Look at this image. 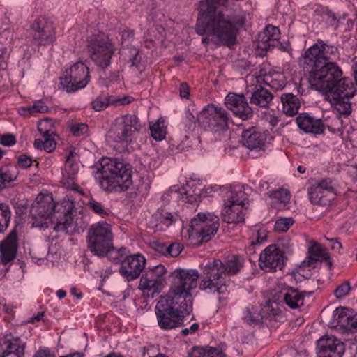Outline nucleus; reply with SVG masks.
<instances>
[{"label":"nucleus","mask_w":357,"mask_h":357,"mask_svg":"<svg viewBox=\"0 0 357 357\" xmlns=\"http://www.w3.org/2000/svg\"><path fill=\"white\" fill-rule=\"evenodd\" d=\"M338 57L336 45L318 39L305 51L300 62L309 73L312 87L328 94L333 109L347 116L351 112L350 99L354 96L356 88L350 78L343 76L341 68L334 61Z\"/></svg>","instance_id":"1"},{"label":"nucleus","mask_w":357,"mask_h":357,"mask_svg":"<svg viewBox=\"0 0 357 357\" xmlns=\"http://www.w3.org/2000/svg\"><path fill=\"white\" fill-rule=\"evenodd\" d=\"M226 1L227 0H224ZM220 0H202L195 26L199 36H210L220 45L231 47L236 44L240 32L245 29L244 14L227 15L218 10Z\"/></svg>","instance_id":"2"},{"label":"nucleus","mask_w":357,"mask_h":357,"mask_svg":"<svg viewBox=\"0 0 357 357\" xmlns=\"http://www.w3.org/2000/svg\"><path fill=\"white\" fill-rule=\"evenodd\" d=\"M58 214L57 223L54 227L56 231L79 232L86 227L82 211L75 206V202L69 198L63 199L56 206L52 195L40 193L33 202L30 214L33 219H50L53 212Z\"/></svg>","instance_id":"3"},{"label":"nucleus","mask_w":357,"mask_h":357,"mask_svg":"<svg viewBox=\"0 0 357 357\" xmlns=\"http://www.w3.org/2000/svg\"><path fill=\"white\" fill-rule=\"evenodd\" d=\"M92 169L96 183L106 193L125 192L132 185L130 165L116 158H102Z\"/></svg>","instance_id":"4"},{"label":"nucleus","mask_w":357,"mask_h":357,"mask_svg":"<svg viewBox=\"0 0 357 357\" xmlns=\"http://www.w3.org/2000/svg\"><path fill=\"white\" fill-rule=\"evenodd\" d=\"M191 310V303H180L168 294L159 299L155 307L158 326L163 330H170L182 326L184 318Z\"/></svg>","instance_id":"5"},{"label":"nucleus","mask_w":357,"mask_h":357,"mask_svg":"<svg viewBox=\"0 0 357 357\" xmlns=\"http://www.w3.org/2000/svg\"><path fill=\"white\" fill-rule=\"evenodd\" d=\"M172 285L168 294L176 298L180 303L192 304L191 291L197 287L199 278L195 269L177 268L172 273Z\"/></svg>","instance_id":"6"},{"label":"nucleus","mask_w":357,"mask_h":357,"mask_svg":"<svg viewBox=\"0 0 357 357\" xmlns=\"http://www.w3.org/2000/svg\"><path fill=\"white\" fill-rule=\"evenodd\" d=\"M229 282V280L224 277L210 260L204 267L198 287L205 294L219 295L220 301L221 296L228 293Z\"/></svg>","instance_id":"7"},{"label":"nucleus","mask_w":357,"mask_h":357,"mask_svg":"<svg viewBox=\"0 0 357 357\" xmlns=\"http://www.w3.org/2000/svg\"><path fill=\"white\" fill-rule=\"evenodd\" d=\"M112 225L105 221L92 225L88 231V248L94 255L106 256L112 247Z\"/></svg>","instance_id":"8"},{"label":"nucleus","mask_w":357,"mask_h":357,"mask_svg":"<svg viewBox=\"0 0 357 357\" xmlns=\"http://www.w3.org/2000/svg\"><path fill=\"white\" fill-rule=\"evenodd\" d=\"M86 50L91 59L99 67L107 68L110 64L114 47L109 38L102 33L87 38Z\"/></svg>","instance_id":"9"},{"label":"nucleus","mask_w":357,"mask_h":357,"mask_svg":"<svg viewBox=\"0 0 357 357\" xmlns=\"http://www.w3.org/2000/svg\"><path fill=\"white\" fill-rule=\"evenodd\" d=\"M219 228V218L213 213H199L190 222L188 229L190 240L197 238L199 242H207Z\"/></svg>","instance_id":"10"},{"label":"nucleus","mask_w":357,"mask_h":357,"mask_svg":"<svg viewBox=\"0 0 357 357\" xmlns=\"http://www.w3.org/2000/svg\"><path fill=\"white\" fill-rule=\"evenodd\" d=\"M198 124L212 132L223 130L228 127L229 114L222 107L213 104L204 107L197 116Z\"/></svg>","instance_id":"11"},{"label":"nucleus","mask_w":357,"mask_h":357,"mask_svg":"<svg viewBox=\"0 0 357 357\" xmlns=\"http://www.w3.org/2000/svg\"><path fill=\"white\" fill-rule=\"evenodd\" d=\"M248 201V197L245 189L231 190L225 200L222 211L223 221L229 224L243 221V208Z\"/></svg>","instance_id":"12"},{"label":"nucleus","mask_w":357,"mask_h":357,"mask_svg":"<svg viewBox=\"0 0 357 357\" xmlns=\"http://www.w3.org/2000/svg\"><path fill=\"white\" fill-rule=\"evenodd\" d=\"M89 68L82 61L74 63L66 70L60 79V86L66 93H74L84 89L90 82Z\"/></svg>","instance_id":"13"},{"label":"nucleus","mask_w":357,"mask_h":357,"mask_svg":"<svg viewBox=\"0 0 357 357\" xmlns=\"http://www.w3.org/2000/svg\"><path fill=\"white\" fill-rule=\"evenodd\" d=\"M31 42L37 46H48L56 40V27L50 19L45 17L36 18L28 29Z\"/></svg>","instance_id":"14"},{"label":"nucleus","mask_w":357,"mask_h":357,"mask_svg":"<svg viewBox=\"0 0 357 357\" xmlns=\"http://www.w3.org/2000/svg\"><path fill=\"white\" fill-rule=\"evenodd\" d=\"M139 129L137 118L132 115H126L116 119L107 136L115 142H128L132 141L134 135Z\"/></svg>","instance_id":"15"},{"label":"nucleus","mask_w":357,"mask_h":357,"mask_svg":"<svg viewBox=\"0 0 357 357\" xmlns=\"http://www.w3.org/2000/svg\"><path fill=\"white\" fill-rule=\"evenodd\" d=\"M307 195L310 202L314 205H330L337 196L333 179L324 178L315 181L308 187Z\"/></svg>","instance_id":"16"},{"label":"nucleus","mask_w":357,"mask_h":357,"mask_svg":"<svg viewBox=\"0 0 357 357\" xmlns=\"http://www.w3.org/2000/svg\"><path fill=\"white\" fill-rule=\"evenodd\" d=\"M183 181L185 184L179 190V194L185 202L195 204L200 201L202 197L209 196L213 190L212 187L206 188L204 190L200 188L202 181L195 174H191L188 178L185 177Z\"/></svg>","instance_id":"17"},{"label":"nucleus","mask_w":357,"mask_h":357,"mask_svg":"<svg viewBox=\"0 0 357 357\" xmlns=\"http://www.w3.org/2000/svg\"><path fill=\"white\" fill-rule=\"evenodd\" d=\"M284 252L275 245H270L260 254L259 265L266 272H274L284 266Z\"/></svg>","instance_id":"18"},{"label":"nucleus","mask_w":357,"mask_h":357,"mask_svg":"<svg viewBox=\"0 0 357 357\" xmlns=\"http://www.w3.org/2000/svg\"><path fill=\"white\" fill-rule=\"evenodd\" d=\"M146 259L142 254H133L128 255L122 262L119 268L120 275L127 282H130L138 278L145 268Z\"/></svg>","instance_id":"19"},{"label":"nucleus","mask_w":357,"mask_h":357,"mask_svg":"<svg viewBox=\"0 0 357 357\" xmlns=\"http://www.w3.org/2000/svg\"><path fill=\"white\" fill-rule=\"evenodd\" d=\"M318 357H342L344 344L333 335H324L317 340Z\"/></svg>","instance_id":"20"},{"label":"nucleus","mask_w":357,"mask_h":357,"mask_svg":"<svg viewBox=\"0 0 357 357\" xmlns=\"http://www.w3.org/2000/svg\"><path fill=\"white\" fill-rule=\"evenodd\" d=\"M225 104L235 116L243 120L250 119L253 116L252 109L243 95L229 93L225 98Z\"/></svg>","instance_id":"21"},{"label":"nucleus","mask_w":357,"mask_h":357,"mask_svg":"<svg viewBox=\"0 0 357 357\" xmlns=\"http://www.w3.org/2000/svg\"><path fill=\"white\" fill-rule=\"evenodd\" d=\"M26 342L20 337L6 335L0 341V357H25Z\"/></svg>","instance_id":"22"},{"label":"nucleus","mask_w":357,"mask_h":357,"mask_svg":"<svg viewBox=\"0 0 357 357\" xmlns=\"http://www.w3.org/2000/svg\"><path fill=\"white\" fill-rule=\"evenodd\" d=\"M75 158L76 153L73 151H70L66 156L63 178V185L66 188L83 195V190H81L75 183V175L78 172L79 169V164L76 162Z\"/></svg>","instance_id":"23"},{"label":"nucleus","mask_w":357,"mask_h":357,"mask_svg":"<svg viewBox=\"0 0 357 357\" xmlns=\"http://www.w3.org/2000/svg\"><path fill=\"white\" fill-rule=\"evenodd\" d=\"M266 139L267 134L257 130L255 128L245 130L242 132V144L250 151H264Z\"/></svg>","instance_id":"24"},{"label":"nucleus","mask_w":357,"mask_h":357,"mask_svg":"<svg viewBox=\"0 0 357 357\" xmlns=\"http://www.w3.org/2000/svg\"><path fill=\"white\" fill-rule=\"evenodd\" d=\"M17 240V233L13 230L1 243L0 259L2 264L7 265L15 258L18 247Z\"/></svg>","instance_id":"25"},{"label":"nucleus","mask_w":357,"mask_h":357,"mask_svg":"<svg viewBox=\"0 0 357 357\" xmlns=\"http://www.w3.org/2000/svg\"><path fill=\"white\" fill-rule=\"evenodd\" d=\"M296 121L298 127L306 133L319 135L324 132V125L322 121L307 113L300 114Z\"/></svg>","instance_id":"26"},{"label":"nucleus","mask_w":357,"mask_h":357,"mask_svg":"<svg viewBox=\"0 0 357 357\" xmlns=\"http://www.w3.org/2000/svg\"><path fill=\"white\" fill-rule=\"evenodd\" d=\"M213 265L219 269V272L227 278L236 274L243 265V259L238 255H233L224 261L220 259L211 260Z\"/></svg>","instance_id":"27"},{"label":"nucleus","mask_w":357,"mask_h":357,"mask_svg":"<svg viewBox=\"0 0 357 357\" xmlns=\"http://www.w3.org/2000/svg\"><path fill=\"white\" fill-rule=\"evenodd\" d=\"M333 319L337 326L346 331L357 328V314L348 308H336L333 313Z\"/></svg>","instance_id":"28"},{"label":"nucleus","mask_w":357,"mask_h":357,"mask_svg":"<svg viewBox=\"0 0 357 357\" xmlns=\"http://www.w3.org/2000/svg\"><path fill=\"white\" fill-rule=\"evenodd\" d=\"M178 215L169 212L165 207L159 208L152 215V224L158 231H165L173 225Z\"/></svg>","instance_id":"29"},{"label":"nucleus","mask_w":357,"mask_h":357,"mask_svg":"<svg viewBox=\"0 0 357 357\" xmlns=\"http://www.w3.org/2000/svg\"><path fill=\"white\" fill-rule=\"evenodd\" d=\"M314 261H326L329 266L332 264L326 248L318 243L311 242L308 249L307 264L310 266V264Z\"/></svg>","instance_id":"30"},{"label":"nucleus","mask_w":357,"mask_h":357,"mask_svg":"<svg viewBox=\"0 0 357 357\" xmlns=\"http://www.w3.org/2000/svg\"><path fill=\"white\" fill-rule=\"evenodd\" d=\"M282 105L283 112L289 116H293L298 114L301 107L299 98L291 93H284L280 96Z\"/></svg>","instance_id":"31"},{"label":"nucleus","mask_w":357,"mask_h":357,"mask_svg":"<svg viewBox=\"0 0 357 357\" xmlns=\"http://www.w3.org/2000/svg\"><path fill=\"white\" fill-rule=\"evenodd\" d=\"M163 287L160 280L156 282L144 275H142L139 284V289L142 291L143 296L151 298L159 294Z\"/></svg>","instance_id":"32"},{"label":"nucleus","mask_w":357,"mask_h":357,"mask_svg":"<svg viewBox=\"0 0 357 357\" xmlns=\"http://www.w3.org/2000/svg\"><path fill=\"white\" fill-rule=\"evenodd\" d=\"M284 303L291 309L298 308L303 303L304 295L298 289L287 288L282 291Z\"/></svg>","instance_id":"33"},{"label":"nucleus","mask_w":357,"mask_h":357,"mask_svg":"<svg viewBox=\"0 0 357 357\" xmlns=\"http://www.w3.org/2000/svg\"><path fill=\"white\" fill-rule=\"evenodd\" d=\"M273 96L272 93L263 87L255 90L250 97V102L261 107H268L272 101Z\"/></svg>","instance_id":"34"},{"label":"nucleus","mask_w":357,"mask_h":357,"mask_svg":"<svg viewBox=\"0 0 357 357\" xmlns=\"http://www.w3.org/2000/svg\"><path fill=\"white\" fill-rule=\"evenodd\" d=\"M268 195L272 204L278 208L286 206L290 201V192L284 188H278V190L271 191Z\"/></svg>","instance_id":"35"},{"label":"nucleus","mask_w":357,"mask_h":357,"mask_svg":"<svg viewBox=\"0 0 357 357\" xmlns=\"http://www.w3.org/2000/svg\"><path fill=\"white\" fill-rule=\"evenodd\" d=\"M259 38H261L265 47H273L280 38V29L277 26L268 24L264 31L259 34Z\"/></svg>","instance_id":"36"},{"label":"nucleus","mask_w":357,"mask_h":357,"mask_svg":"<svg viewBox=\"0 0 357 357\" xmlns=\"http://www.w3.org/2000/svg\"><path fill=\"white\" fill-rule=\"evenodd\" d=\"M264 319L265 316L257 306L249 305L243 311V319L250 326L257 325Z\"/></svg>","instance_id":"37"},{"label":"nucleus","mask_w":357,"mask_h":357,"mask_svg":"<svg viewBox=\"0 0 357 357\" xmlns=\"http://www.w3.org/2000/svg\"><path fill=\"white\" fill-rule=\"evenodd\" d=\"M17 177L15 167H3L0 168V192L8 187L9 184Z\"/></svg>","instance_id":"38"},{"label":"nucleus","mask_w":357,"mask_h":357,"mask_svg":"<svg viewBox=\"0 0 357 357\" xmlns=\"http://www.w3.org/2000/svg\"><path fill=\"white\" fill-rule=\"evenodd\" d=\"M268 237L266 229L262 225H255L250 231L249 239L251 245L264 243Z\"/></svg>","instance_id":"39"},{"label":"nucleus","mask_w":357,"mask_h":357,"mask_svg":"<svg viewBox=\"0 0 357 357\" xmlns=\"http://www.w3.org/2000/svg\"><path fill=\"white\" fill-rule=\"evenodd\" d=\"M167 269L162 264H158L145 271L142 275L147 277L154 281L160 280V284L165 285L166 282Z\"/></svg>","instance_id":"40"},{"label":"nucleus","mask_w":357,"mask_h":357,"mask_svg":"<svg viewBox=\"0 0 357 357\" xmlns=\"http://www.w3.org/2000/svg\"><path fill=\"white\" fill-rule=\"evenodd\" d=\"M54 136H45L43 139H36L33 143L34 147L36 149H43L47 153L52 152L56 146Z\"/></svg>","instance_id":"41"},{"label":"nucleus","mask_w":357,"mask_h":357,"mask_svg":"<svg viewBox=\"0 0 357 357\" xmlns=\"http://www.w3.org/2000/svg\"><path fill=\"white\" fill-rule=\"evenodd\" d=\"M264 82L275 91L282 89L286 85L284 77L283 75L280 73H274L271 75H266L264 77Z\"/></svg>","instance_id":"42"},{"label":"nucleus","mask_w":357,"mask_h":357,"mask_svg":"<svg viewBox=\"0 0 357 357\" xmlns=\"http://www.w3.org/2000/svg\"><path fill=\"white\" fill-rule=\"evenodd\" d=\"M164 121L158 120L149 123V128L152 137L156 141H162L166 136V128L163 124Z\"/></svg>","instance_id":"43"},{"label":"nucleus","mask_w":357,"mask_h":357,"mask_svg":"<svg viewBox=\"0 0 357 357\" xmlns=\"http://www.w3.org/2000/svg\"><path fill=\"white\" fill-rule=\"evenodd\" d=\"M106 255H107L111 261L115 264L120 263L121 266L122 265V262L124 261L125 258L128 257L126 248H114L113 247V243H112V247L109 248Z\"/></svg>","instance_id":"44"},{"label":"nucleus","mask_w":357,"mask_h":357,"mask_svg":"<svg viewBox=\"0 0 357 357\" xmlns=\"http://www.w3.org/2000/svg\"><path fill=\"white\" fill-rule=\"evenodd\" d=\"M158 250L165 256L175 257L179 255V254L181 252L183 246L178 243H172L169 245L159 244Z\"/></svg>","instance_id":"45"},{"label":"nucleus","mask_w":357,"mask_h":357,"mask_svg":"<svg viewBox=\"0 0 357 357\" xmlns=\"http://www.w3.org/2000/svg\"><path fill=\"white\" fill-rule=\"evenodd\" d=\"M10 218L11 211L8 205L4 202H0V233L7 229Z\"/></svg>","instance_id":"46"},{"label":"nucleus","mask_w":357,"mask_h":357,"mask_svg":"<svg viewBox=\"0 0 357 357\" xmlns=\"http://www.w3.org/2000/svg\"><path fill=\"white\" fill-rule=\"evenodd\" d=\"M261 311L262 314L265 316V319H268L270 317H276L280 312L278 304L271 300L266 301L261 307Z\"/></svg>","instance_id":"47"},{"label":"nucleus","mask_w":357,"mask_h":357,"mask_svg":"<svg viewBox=\"0 0 357 357\" xmlns=\"http://www.w3.org/2000/svg\"><path fill=\"white\" fill-rule=\"evenodd\" d=\"M69 129L70 132L75 137H85L89 133L88 125L85 123L76 121H72L70 123Z\"/></svg>","instance_id":"48"},{"label":"nucleus","mask_w":357,"mask_h":357,"mask_svg":"<svg viewBox=\"0 0 357 357\" xmlns=\"http://www.w3.org/2000/svg\"><path fill=\"white\" fill-rule=\"evenodd\" d=\"M112 106V96L107 93H102L92 102L93 108L96 111H100Z\"/></svg>","instance_id":"49"},{"label":"nucleus","mask_w":357,"mask_h":357,"mask_svg":"<svg viewBox=\"0 0 357 357\" xmlns=\"http://www.w3.org/2000/svg\"><path fill=\"white\" fill-rule=\"evenodd\" d=\"M344 124L345 122L342 117L337 116L333 119L331 124L328 126V129L332 133L338 135L343 138L345 128Z\"/></svg>","instance_id":"50"},{"label":"nucleus","mask_w":357,"mask_h":357,"mask_svg":"<svg viewBox=\"0 0 357 357\" xmlns=\"http://www.w3.org/2000/svg\"><path fill=\"white\" fill-rule=\"evenodd\" d=\"M87 206L94 213L104 218L109 214V210L106 208L104 205L94 199H91L88 203Z\"/></svg>","instance_id":"51"},{"label":"nucleus","mask_w":357,"mask_h":357,"mask_svg":"<svg viewBox=\"0 0 357 357\" xmlns=\"http://www.w3.org/2000/svg\"><path fill=\"white\" fill-rule=\"evenodd\" d=\"M38 130L42 137L55 135L52 120L43 119L38 122Z\"/></svg>","instance_id":"52"},{"label":"nucleus","mask_w":357,"mask_h":357,"mask_svg":"<svg viewBox=\"0 0 357 357\" xmlns=\"http://www.w3.org/2000/svg\"><path fill=\"white\" fill-rule=\"evenodd\" d=\"M294 220L291 218H282L276 220L274 229L275 231L286 232L294 225Z\"/></svg>","instance_id":"53"},{"label":"nucleus","mask_w":357,"mask_h":357,"mask_svg":"<svg viewBox=\"0 0 357 357\" xmlns=\"http://www.w3.org/2000/svg\"><path fill=\"white\" fill-rule=\"evenodd\" d=\"M135 100V98L131 96H123L115 97L112 96V106L119 107L130 104Z\"/></svg>","instance_id":"54"},{"label":"nucleus","mask_w":357,"mask_h":357,"mask_svg":"<svg viewBox=\"0 0 357 357\" xmlns=\"http://www.w3.org/2000/svg\"><path fill=\"white\" fill-rule=\"evenodd\" d=\"M351 289L350 284L348 281H344L334 291V294L337 298H342L347 295Z\"/></svg>","instance_id":"55"},{"label":"nucleus","mask_w":357,"mask_h":357,"mask_svg":"<svg viewBox=\"0 0 357 357\" xmlns=\"http://www.w3.org/2000/svg\"><path fill=\"white\" fill-rule=\"evenodd\" d=\"M32 110H33V114L36 115L39 113L47 112L49 108L43 100H39L33 102L32 105Z\"/></svg>","instance_id":"56"},{"label":"nucleus","mask_w":357,"mask_h":357,"mask_svg":"<svg viewBox=\"0 0 357 357\" xmlns=\"http://www.w3.org/2000/svg\"><path fill=\"white\" fill-rule=\"evenodd\" d=\"M16 142L15 136L13 134L8 133L0 136V144L5 146H13Z\"/></svg>","instance_id":"57"},{"label":"nucleus","mask_w":357,"mask_h":357,"mask_svg":"<svg viewBox=\"0 0 357 357\" xmlns=\"http://www.w3.org/2000/svg\"><path fill=\"white\" fill-rule=\"evenodd\" d=\"M204 357H225L222 351L213 347L205 348V356Z\"/></svg>","instance_id":"58"},{"label":"nucleus","mask_w":357,"mask_h":357,"mask_svg":"<svg viewBox=\"0 0 357 357\" xmlns=\"http://www.w3.org/2000/svg\"><path fill=\"white\" fill-rule=\"evenodd\" d=\"M33 357H56L54 353L48 347L40 348Z\"/></svg>","instance_id":"59"},{"label":"nucleus","mask_w":357,"mask_h":357,"mask_svg":"<svg viewBox=\"0 0 357 357\" xmlns=\"http://www.w3.org/2000/svg\"><path fill=\"white\" fill-rule=\"evenodd\" d=\"M194 119L195 117L192 113L188 112L186 114V119L184 121V123L187 128V130L191 131L195 129L196 123L194 121Z\"/></svg>","instance_id":"60"},{"label":"nucleus","mask_w":357,"mask_h":357,"mask_svg":"<svg viewBox=\"0 0 357 357\" xmlns=\"http://www.w3.org/2000/svg\"><path fill=\"white\" fill-rule=\"evenodd\" d=\"M205 348L203 347H193L188 351L187 357H204Z\"/></svg>","instance_id":"61"},{"label":"nucleus","mask_w":357,"mask_h":357,"mask_svg":"<svg viewBox=\"0 0 357 357\" xmlns=\"http://www.w3.org/2000/svg\"><path fill=\"white\" fill-rule=\"evenodd\" d=\"M17 162L19 166L23 168H28L31 167L33 162L32 159L26 155H20L18 158Z\"/></svg>","instance_id":"62"},{"label":"nucleus","mask_w":357,"mask_h":357,"mask_svg":"<svg viewBox=\"0 0 357 357\" xmlns=\"http://www.w3.org/2000/svg\"><path fill=\"white\" fill-rule=\"evenodd\" d=\"M18 114L21 116H35L33 110H32V105L20 107L17 109Z\"/></svg>","instance_id":"63"},{"label":"nucleus","mask_w":357,"mask_h":357,"mask_svg":"<svg viewBox=\"0 0 357 357\" xmlns=\"http://www.w3.org/2000/svg\"><path fill=\"white\" fill-rule=\"evenodd\" d=\"M179 92L181 98L188 99L190 96V87L186 82H182L180 84Z\"/></svg>","instance_id":"64"}]
</instances>
